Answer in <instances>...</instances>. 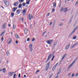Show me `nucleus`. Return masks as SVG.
Masks as SVG:
<instances>
[{
  "instance_id": "nucleus-61",
  "label": "nucleus",
  "mask_w": 78,
  "mask_h": 78,
  "mask_svg": "<svg viewBox=\"0 0 78 78\" xmlns=\"http://www.w3.org/2000/svg\"><path fill=\"white\" fill-rule=\"evenodd\" d=\"M54 58H55V55H54V56H53V57H52V58H53V59H54Z\"/></svg>"
},
{
  "instance_id": "nucleus-3",
  "label": "nucleus",
  "mask_w": 78,
  "mask_h": 78,
  "mask_svg": "<svg viewBox=\"0 0 78 78\" xmlns=\"http://www.w3.org/2000/svg\"><path fill=\"white\" fill-rule=\"evenodd\" d=\"M4 2L6 6H9V2L7 0H4Z\"/></svg>"
},
{
  "instance_id": "nucleus-47",
  "label": "nucleus",
  "mask_w": 78,
  "mask_h": 78,
  "mask_svg": "<svg viewBox=\"0 0 78 78\" xmlns=\"http://www.w3.org/2000/svg\"><path fill=\"white\" fill-rule=\"evenodd\" d=\"M39 71H40L39 70H37L36 71V73H38V72H39Z\"/></svg>"
},
{
  "instance_id": "nucleus-4",
  "label": "nucleus",
  "mask_w": 78,
  "mask_h": 78,
  "mask_svg": "<svg viewBox=\"0 0 78 78\" xmlns=\"http://www.w3.org/2000/svg\"><path fill=\"white\" fill-rule=\"evenodd\" d=\"M46 42L48 44H52L53 42V40H47L46 41Z\"/></svg>"
},
{
  "instance_id": "nucleus-24",
  "label": "nucleus",
  "mask_w": 78,
  "mask_h": 78,
  "mask_svg": "<svg viewBox=\"0 0 78 78\" xmlns=\"http://www.w3.org/2000/svg\"><path fill=\"white\" fill-rule=\"evenodd\" d=\"M60 11L61 12H62V11H64V8H63V7H62Z\"/></svg>"
},
{
  "instance_id": "nucleus-31",
  "label": "nucleus",
  "mask_w": 78,
  "mask_h": 78,
  "mask_svg": "<svg viewBox=\"0 0 78 78\" xmlns=\"http://www.w3.org/2000/svg\"><path fill=\"white\" fill-rule=\"evenodd\" d=\"M76 36H73V39H76Z\"/></svg>"
},
{
  "instance_id": "nucleus-2",
  "label": "nucleus",
  "mask_w": 78,
  "mask_h": 78,
  "mask_svg": "<svg viewBox=\"0 0 78 78\" xmlns=\"http://www.w3.org/2000/svg\"><path fill=\"white\" fill-rule=\"evenodd\" d=\"M78 58H76L73 61V62L71 63V64L68 67V68L67 69V70H69V69L70 67H72V66H73V64H74V63H75V62L78 59Z\"/></svg>"
},
{
  "instance_id": "nucleus-43",
  "label": "nucleus",
  "mask_w": 78,
  "mask_h": 78,
  "mask_svg": "<svg viewBox=\"0 0 78 78\" xmlns=\"http://www.w3.org/2000/svg\"><path fill=\"white\" fill-rule=\"evenodd\" d=\"M55 11V10L54 9H53L52 10V12H54Z\"/></svg>"
},
{
  "instance_id": "nucleus-15",
  "label": "nucleus",
  "mask_w": 78,
  "mask_h": 78,
  "mask_svg": "<svg viewBox=\"0 0 78 78\" xmlns=\"http://www.w3.org/2000/svg\"><path fill=\"white\" fill-rule=\"evenodd\" d=\"M17 9V7H13V10H12V12H14Z\"/></svg>"
},
{
  "instance_id": "nucleus-34",
  "label": "nucleus",
  "mask_w": 78,
  "mask_h": 78,
  "mask_svg": "<svg viewBox=\"0 0 78 78\" xmlns=\"http://www.w3.org/2000/svg\"><path fill=\"white\" fill-rule=\"evenodd\" d=\"M16 74H15L13 76V78H16Z\"/></svg>"
},
{
  "instance_id": "nucleus-62",
  "label": "nucleus",
  "mask_w": 78,
  "mask_h": 78,
  "mask_svg": "<svg viewBox=\"0 0 78 78\" xmlns=\"http://www.w3.org/2000/svg\"><path fill=\"white\" fill-rule=\"evenodd\" d=\"M2 35H3V34H2V33L1 34V36H2Z\"/></svg>"
},
{
  "instance_id": "nucleus-38",
  "label": "nucleus",
  "mask_w": 78,
  "mask_h": 78,
  "mask_svg": "<svg viewBox=\"0 0 78 78\" xmlns=\"http://www.w3.org/2000/svg\"><path fill=\"white\" fill-rule=\"evenodd\" d=\"M76 25V23L75 22L74 24L73 25V27H75V25Z\"/></svg>"
},
{
  "instance_id": "nucleus-6",
  "label": "nucleus",
  "mask_w": 78,
  "mask_h": 78,
  "mask_svg": "<svg viewBox=\"0 0 78 78\" xmlns=\"http://www.w3.org/2000/svg\"><path fill=\"white\" fill-rule=\"evenodd\" d=\"M50 62H49L48 63H47V66H46V68L45 69L46 71H47L48 69H49V67L50 66Z\"/></svg>"
},
{
  "instance_id": "nucleus-36",
  "label": "nucleus",
  "mask_w": 78,
  "mask_h": 78,
  "mask_svg": "<svg viewBox=\"0 0 78 78\" xmlns=\"http://www.w3.org/2000/svg\"><path fill=\"white\" fill-rule=\"evenodd\" d=\"M34 41H35V38H33L32 39V42H34Z\"/></svg>"
},
{
  "instance_id": "nucleus-32",
  "label": "nucleus",
  "mask_w": 78,
  "mask_h": 78,
  "mask_svg": "<svg viewBox=\"0 0 78 78\" xmlns=\"http://www.w3.org/2000/svg\"><path fill=\"white\" fill-rule=\"evenodd\" d=\"M6 54L7 55H8V56H9V52L7 51L6 52Z\"/></svg>"
},
{
  "instance_id": "nucleus-58",
  "label": "nucleus",
  "mask_w": 78,
  "mask_h": 78,
  "mask_svg": "<svg viewBox=\"0 0 78 78\" xmlns=\"http://www.w3.org/2000/svg\"><path fill=\"white\" fill-rule=\"evenodd\" d=\"M1 7L2 8H3V9H5V8H4L3 6H1Z\"/></svg>"
},
{
  "instance_id": "nucleus-60",
  "label": "nucleus",
  "mask_w": 78,
  "mask_h": 78,
  "mask_svg": "<svg viewBox=\"0 0 78 78\" xmlns=\"http://www.w3.org/2000/svg\"><path fill=\"white\" fill-rule=\"evenodd\" d=\"M2 69H0V72H2Z\"/></svg>"
},
{
  "instance_id": "nucleus-17",
  "label": "nucleus",
  "mask_w": 78,
  "mask_h": 78,
  "mask_svg": "<svg viewBox=\"0 0 78 78\" xmlns=\"http://www.w3.org/2000/svg\"><path fill=\"white\" fill-rule=\"evenodd\" d=\"M14 73L13 72H10L8 73V74L10 76L11 75H13V74H14Z\"/></svg>"
},
{
  "instance_id": "nucleus-51",
  "label": "nucleus",
  "mask_w": 78,
  "mask_h": 78,
  "mask_svg": "<svg viewBox=\"0 0 78 78\" xmlns=\"http://www.w3.org/2000/svg\"><path fill=\"white\" fill-rule=\"evenodd\" d=\"M61 72L58 71V73H57V75L59 74Z\"/></svg>"
},
{
  "instance_id": "nucleus-55",
  "label": "nucleus",
  "mask_w": 78,
  "mask_h": 78,
  "mask_svg": "<svg viewBox=\"0 0 78 78\" xmlns=\"http://www.w3.org/2000/svg\"><path fill=\"white\" fill-rule=\"evenodd\" d=\"M26 76H26V75H24V78L26 77Z\"/></svg>"
},
{
  "instance_id": "nucleus-22",
  "label": "nucleus",
  "mask_w": 78,
  "mask_h": 78,
  "mask_svg": "<svg viewBox=\"0 0 78 78\" xmlns=\"http://www.w3.org/2000/svg\"><path fill=\"white\" fill-rule=\"evenodd\" d=\"M2 71L3 73H5L6 72V69L4 68L2 69Z\"/></svg>"
},
{
  "instance_id": "nucleus-28",
  "label": "nucleus",
  "mask_w": 78,
  "mask_h": 78,
  "mask_svg": "<svg viewBox=\"0 0 78 78\" xmlns=\"http://www.w3.org/2000/svg\"><path fill=\"white\" fill-rule=\"evenodd\" d=\"M72 18H71L69 20V23H71L72 20Z\"/></svg>"
},
{
  "instance_id": "nucleus-45",
  "label": "nucleus",
  "mask_w": 78,
  "mask_h": 78,
  "mask_svg": "<svg viewBox=\"0 0 78 78\" xmlns=\"http://www.w3.org/2000/svg\"><path fill=\"white\" fill-rule=\"evenodd\" d=\"M18 77H19V78H20V73L19 74Z\"/></svg>"
},
{
  "instance_id": "nucleus-35",
  "label": "nucleus",
  "mask_w": 78,
  "mask_h": 78,
  "mask_svg": "<svg viewBox=\"0 0 78 78\" xmlns=\"http://www.w3.org/2000/svg\"><path fill=\"white\" fill-rule=\"evenodd\" d=\"M13 29H15L16 28V25H14L13 26Z\"/></svg>"
},
{
  "instance_id": "nucleus-50",
  "label": "nucleus",
  "mask_w": 78,
  "mask_h": 78,
  "mask_svg": "<svg viewBox=\"0 0 78 78\" xmlns=\"http://www.w3.org/2000/svg\"><path fill=\"white\" fill-rule=\"evenodd\" d=\"M49 15H50V13H48L47 14V16H49Z\"/></svg>"
},
{
  "instance_id": "nucleus-59",
  "label": "nucleus",
  "mask_w": 78,
  "mask_h": 78,
  "mask_svg": "<svg viewBox=\"0 0 78 78\" xmlns=\"http://www.w3.org/2000/svg\"><path fill=\"white\" fill-rule=\"evenodd\" d=\"M11 25H10V24H9V25H8V26L9 27H10Z\"/></svg>"
},
{
  "instance_id": "nucleus-49",
  "label": "nucleus",
  "mask_w": 78,
  "mask_h": 78,
  "mask_svg": "<svg viewBox=\"0 0 78 78\" xmlns=\"http://www.w3.org/2000/svg\"><path fill=\"white\" fill-rule=\"evenodd\" d=\"M15 42H16V44H18V41H16Z\"/></svg>"
},
{
  "instance_id": "nucleus-46",
  "label": "nucleus",
  "mask_w": 78,
  "mask_h": 78,
  "mask_svg": "<svg viewBox=\"0 0 78 78\" xmlns=\"http://www.w3.org/2000/svg\"><path fill=\"white\" fill-rule=\"evenodd\" d=\"M30 41V38H28L27 40V41Z\"/></svg>"
},
{
  "instance_id": "nucleus-9",
  "label": "nucleus",
  "mask_w": 78,
  "mask_h": 78,
  "mask_svg": "<svg viewBox=\"0 0 78 78\" xmlns=\"http://www.w3.org/2000/svg\"><path fill=\"white\" fill-rule=\"evenodd\" d=\"M7 42L8 44H10L12 42V40L11 38H9L7 40Z\"/></svg>"
},
{
  "instance_id": "nucleus-11",
  "label": "nucleus",
  "mask_w": 78,
  "mask_h": 78,
  "mask_svg": "<svg viewBox=\"0 0 78 78\" xmlns=\"http://www.w3.org/2000/svg\"><path fill=\"white\" fill-rule=\"evenodd\" d=\"M70 43H69L68 45H67L65 47L66 50H67V49L69 48V47H70Z\"/></svg>"
},
{
  "instance_id": "nucleus-52",
  "label": "nucleus",
  "mask_w": 78,
  "mask_h": 78,
  "mask_svg": "<svg viewBox=\"0 0 78 78\" xmlns=\"http://www.w3.org/2000/svg\"><path fill=\"white\" fill-rule=\"evenodd\" d=\"M5 33V31H4V32H3L2 33V34H4V33Z\"/></svg>"
},
{
  "instance_id": "nucleus-10",
  "label": "nucleus",
  "mask_w": 78,
  "mask_h": 78,
  "mask_svg": "<svg viewBox=\"0 0 78 78\" xmlns=\"http://www.w3.org/2000/svg\"><path fill=\"white\" fill-rule=\"evenodd\" d=\"M19 2H18V1L15 2L13 6L16 7V6H17V5H19Z\"/></svg>"
},
{
  "instance_id": "nucleus-42",
  "label": "nucleus",
  "mask_w": 78,
  "mask_h": 78,
  "mask_svg": "<svg viewBox=\"0 0 78 78\" xmlns=\"http://www.w3.org/2000/svg\"><path fill=\"white\" fill-rule=\"evenodd\" d=\"M75 76V74H74V73H73L72 75L71 76L73 77L74 76Z\"/></svg>"
},
{
  "instance_id": "nucleus-37",
  "label": "nucleus",
  "mask_w": 78,
  "mask_h": 78,
  "mask_svg": "<svg viewBox=\"0 0 78 78\" xmlns=\"http://www.w3.org/2000/svg\"><path fill=\"white\" fill-rule=\"evenodd\" d=\"M77 4H78V0L76 1L75 4V6H76Z\"/></svg>"
},
{
  "instance_id": "nucleus-41",
  "label": "nucleus",
  "mask_w": 78,
  "mask_h": 78,
  "mask_svg": "<svg viewBox=\"0 0 78 78\" xmlns=\"http://www.w3.org/2000/svg\"><path fill=\"white\" fill-rule=\"evenodd\" d=\"M52 75H53V73L50 75L49 78H51V77L52 76Z\"/></svg>"
},
{
  "instance_id": "nucleus-5",
  "label": "nucleus",
  "mask_w": 78,
  "mask_h": 78,
  "mask_svg": "<svg viewBox=\"0 0 78 78\" xmlns=\"http://www.w3.org/2000/svg\"><path fill=\"white\" fill-rule=\"evenodd\" d=\"M28 17L29 18V19L30 20H31V19H34V18L33 17V16L31 14H29L28 15Z\"/></svg>"
},
{
  "instance_id": "nucleus-8",
  "label": "nucleus",
  "mask_w": 78,
  "mask_h": 78,
  "mask_svg": "<svg viewBox=\"0 0 78 78\" xmlns=\"http://www.w3.org/2000/svg\"><path fill=\"white\" fill-rule=\"evenodd\" d=\"M32 47H33V45L32 44H30L29 48L30 49V51H32V50H33V48Z\"/></svg>"
},
{
  "instance_id": "nucleus-16",
  "label": "nucleus",
  "mask_w": 78,
  "mask_h": 78,
  "mask_svg": "<svg viewBox=\"0 0 78 78\" xmlns=\"http://www.w3.org/2000/svg\"><path fill=\"white\" fill-rule=\"evenodd\" d=\"M30 1H31V0H27L26 3L27 5H29V4H30Z\"/></svg>"
},
{
  "instance_id": "nucleus-56",
  "label": "nucleus",
  "mask_w": 78,
  "mask_h": 78,
  "mask_svg": "<svg viewBox=\"0 0 78 78\" xmlns=\"http://www.w3.org/2000/svg\"><path fill=\"white\" fill-rule=\"evenodd\" d=\"M58 78V75H57L55 78Z\"/></svg>"
},
{
  "instance_id": "nucleus-20",
  "label": "nucleus",
  "mask_w": 78,
  "mask_h": 78,
  "mask_svg": "<svg viewBox=\"0 0 78 78\" xmlns=\"http://www.w3.org/2000/svg\"><path fill=\"white\" fill-rule=\"evenodd\" d=\"M28 32V30H27V29H25L24 30V33L25 34H27V32Z\"/></svg>"
},
{
  "instance_id": "nucleus-63",
  "label": "nucleus",
  "mask_w": 78,
  "mask_h": 78,
  "mask_svg": "<svg viewBox=\"0 0 78 78\" xmlns=\"http://www.w3.org/2000/svg\"><path fill=\"white\" fill-rule=\"evenodd\" d=\"M7 63H8V60H7V62H6Z\"/></svg>"
},
{
  "instance_id": "nucleus-26",
  "label": "nucleus",
  "mask_w": 78,
  "mask_h": 78,
  "mask_svg": "<svg viewBox=\"0 0 78 78\" xmlns=\"http://www.w3.org/2000/svg\"><path fill=\"white\" fill-rule=\"evenodd\" d=\"M11 15L12 16V17H14V13L12 12L11 13Z\"/></svg>"
},
{
  "instance_id": "nucleus-39",
  "label": "nucleus",
  "mask_w": 78,
  "mask_h": 78,
  "mask_svg": "<svg viewBox=\"0 0 78 78\" xmlns=\"http://www.w3.org/2000/svg\"><path fill=\"white\" fill-rule=\"evenodd\" d=\"M23 13H25V12H26V10L25 9L23 10Z\"/></svg>"
},
{
  "instance_id": "nucleus-44",
  "label": "nucleus",
  "mask_w": 78,
  "mask_h": 78,
  "mask_svg": "<svg viewBox=\"0 0 78 78\" xmlns=\"http://www.w3.org/2000/svg\"><path fill=\"white\" fill-rule=\"evenodd\" d=\"M46 31H45L43 33V36H44V34H45V33H46Z\"/></svg>"
},
{
  "instance_id": "nucleus-7",
  "label": "nucleus",
  "mask_w": 78,
  "mask_h": 78,
  "mask_svg": "<svg viewBox=\"0 0 78 78\" xmlns=\"http://www.w3.org/2000/svg\"><path fill=\"white\" fill-rule=\"evenodd\" d=\"M58 62H57V63L53 67L52 70L53 71L55 70V69H56V67H57V66H58Z\"/></svg>"
},
{
  "instance_id": "nucleus-53",
  "label": "nucleus",
  "mask_w": 78,
  "mask_h": 78,
  "mask_svg": "<svg viewBox=\"0 0 78 78\" xmlns=\"http://www.w3.org/2000/svg\"><path fill=\"white\" fill-rule=\"evenodd\" d=\"M52 23V22H51L49 24V25H51Z\"/></svg>"
},
{
  "instance_id": "nucleus-48",
  "label": "nucleus",
  "mask_w": 78,
  "mask_h": 78,
  "mask_svg": "<svg viewBox=\"0 0 78 78\" xmlns=\"http://www.w3.org/2000/svg\"><path fill=\"white\" fill-rule=\"evenodd\" d=\"M3 39H4V38H3V37H2L1 39V41H3Z\"/></svg>"
},
{
  "instance_id": "nucleus-33",
  "label": "nucleus",
  "mask_w": 78,
  "mask_h": 78,
  "mask_svg": "<svg viewBox=\"0 0 78 78\" xmlns=\"http://www.w3.org/2000/svg\"><path fill=\"white\" fill-rule=\"evenodd\" d=\"M62 25H63V23H62L60 24L59 25L60 26H62Z\"/></svg>"
},
{
  "instance_id": "nucleus-27",
  "label": "nucleus",
  "mask_w": 78,
  "mask_h": 78,
  "mask_svg": "<svg viewBox=\"0 0 78 78\" xmlns=\"http://www.w3.org/2000/svg\"><path fill=\"white\" fill-rule=\"evenodd\" d=\"M22 7V4H20L19 5V8H20Z\"/></svg>"
},
{
  "instance_id": "nucleus-57",
  "label": "nucleus",
  "mask_w": 78,
  "mask_h": 78,
  "mask_svg": "<svg viewBox=\"0 0 78 78\" xmlns=\"http://www.w3.org/2000/svg\"><path fill=\"white\" fill-rule=\"evenodd\" d=\"M61 5L60 4L59 6V8H60V7H61Z\"/></svg>"
},
{
  "instance_id": "nucleus-19",
  "label": "nucleus",
  "mask_w": 78,
  "mask_h": 78,
  "mask_svg": "<svg viewBox=\"0 0 78 78\" xmlns=\"http://www.w3.org/2000/svg\"><path fill=\"white\" fill-rule=\"evenodd\" d=\"M16 12L17 14H20V9H18L16 11Z\"/></svg>"
},
{
  "instance_id": "nucleus-21",
  "label": "nucleus",
  "mask_w": 78,
  "mask_h": 78,
  "mask_svg": "<svg viewBox=\"0 0 78 78\" xmlns=\"http://www.w3.org/2000/svg\"><path fill=\"white\" fill-rule=\"evenodd\" d=\"M53 6L54 7H56V3H55V2H54V3H53Z\"/></svg>"
},
{
  "instance_id": "nucleus-1",
  "label": "nucleus",
  "mask_w": 78,
  "mask_h": 78,
  "mask_svg": "<svg viewBox=\"0 0 78 78\" xmlns=\"http://www.w3.org/2000/svg\"><path fill=\"white\" fill-rule=\"evenodd\" d=\"M55 51H54L52 54H50L49 55L48 58L46 60V61H45L46 63L47 62H48V61L50 60V59L51 57L52 56H53L54 55V54H55Z\"/></svg>"
},
{
  "instance_id": "nucleus-64",
  "label": "nucleus",
  "mask_w": 78,
  "mask_h": 78,
  "mask_svg": "<svg viewBox=\"0 0 78 78\" xmlns=\"http://www.w3.org/2000/svg\"><path fill=\"white\" fill-rule=\"evenodd\" d=\"M54 58H52V59H51V61H53V60Z\"/></svg>"
},
{
  "instance_id": "nucleus-40",
  "label": "nucleus",
  "mask_w": 78,
  "mask_h": 78,
  "mask_svg": "<svg viewBox=\"0 0 78 78\" xmlns=\"http://www.w3.org/2000/svg\"><path fill=\"white\" fill-rule=\"evenodd\" d=\"M21 21H22V22H23V18H22L21 19Z\"/></svg>"
},
{
  "instance_id": "nucleus-29",
  "label": "nucleus",
  "mask_w": 78,
  "mask_h": 78,
  "mask_svg": "<svg viewBox=\"0 0 78 78\" xmlns=\"http://www.w3.org/2000/svg\"><path fill=\"white\" fill-rule=\"evenodd\" d=\"M56 44H57V42H56L54 43V45H56Z\"/></svg>"
},
{
  "instance_id": "nucleus-54",
  "label": "nucleus",
  "mask_w": 78,
  "mask_h": 78,
  "mask_svg": "<svg viewBox=\"0 0 78 78\" xmlns=\"http://www.w3.org/2000/svg\"><path fill=\"white\" fill-rule=\"evenodd\" d=\"M78 75V73H77L75 75L76 76H77Z\"/></svg>"
},
{
  "instance_id": "nucleus-14",
  "label": "nucleus",
  "mask_w": 78,
  "mask_h": 78,
  "mask_svg": "<svg viewBox=\"0 0 78 78\" xmlns=\"http://www.w3.org/2000/svg\"><path fill=\"white\" fill-rule=\"evenodd\" d=\"M78 44V43H75L74 44H73V46H72L70 47V48H73V47H75V45H77Z\"/></svg>"
},
{
  "instance_id": "nucleus-23",
  "label": "nucleus",
  "mask_w": 78,
  "mask_h": 78,
  "mask_svg": "<svg viewBox=\"0 0 78 78\" xmlns=\"http://www.w3.org/2000/svg\"><path fill=\"white\" fill-rule=\"evenodd\" d=\"M16 38H17V39H19V35H17V34H16Z\"/></svg>"
},
{
  "instance_id": "nucleus-12",
  "label": "nucleus",
  "mask_w": 78,
  "mask_h": 78,
  "mask_svg": "<svg viewBox=\"0 0 78 78\" xmlns=\"http://www.w3.org/2000/svg\"><path fill=\"white\" fill-rule=\"evenodd\" d=\"M6 25V23H5L3 24L2 26V28H4V29H5V28H6V27H5Z\"/></svg>"
},
{
  "instance_id": "nucleus-25",
  "label": "nucleus",
  "mask_w": 78,
  "mask_h": 78,
  "mask_svg": "<svg viewBox=\"0 0 78 78\" xmlns=\"http://www.w3.org/2000/svg\"><path fill=\"white\" fill-rule=\"evenodd\" d=\"M65 57H66V55H63L62 59H62H64Z\"/></svg>"
},
{
  "instance_id": "nucleus-30",
  "label": "nucleus",
  "mask_w": 78,
  "mask_h": 78,
  "mask_svg": "<svg viewBox=\"0 0 78 78\" xmlns=\"http://www.w3.org/2000/svg\"><path fill=\"white\" fill-rule=\"evenodd\" d=\"M26 5V4L25 3V2L23 3L22 4L23 6H25V5Z\"/></svg>"
},
{
  "instance_id": "nucleus-13",
  "label": "nucleus",
  "mask_w": 78,
  "mask_h": 78,
  "mask_svg": "<svg viewBox=\"0 0 78 78\" xmlns=\"http://www.w3.org/2000/svg\"><path fill=\"white\" fill-rule=\"evenodd\" d=\"M67 9L68 8L67 7H66L63 9V11L64 12H67V11H68Z\"/></svg>"
},
{
  "instance_id": "nucleus-18",
  "label": "nucleus",
  "mask_w": 78,
  "mask_h": 78,
  "mask_svg": "<svg viewBox=\"0 0 78 78\" xmlns=\"http://www.w3.org/2000/svg\"><path fill=\"white\" fill-rule=\"evenodd\" d=\"M18 2H19L20 3H22V2H24V0H19Z\"/></svg>"
}]
</instances>
